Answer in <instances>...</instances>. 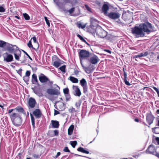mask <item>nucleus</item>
<instances>
[{"instance_id":"1","label":"nucleus","mask_w":159,"mask_h":159,"mask_svg":"<svg viewBox=\"0 0 159 159\" xmlns=\"http://www.w3.org/2000/svg\"><path fill=\"white\" fill-rule=\"evenodd\" d=\"M13 124L15 126H20L21 123L22 118L20 113H12L10 115Z\"/></svg>"},{"instance_id":"2","label":"nucleus","mask_w":159,"mask_h":159,"mask_svg":"<svg viewBox=\"0 0 159 159\" xmlns=\"http://www.w3.org/2000/svg\"><path fill=\"white\" fill-rule=\"evenodd\" d=\"M146 152L147 153L154 155L159 158V147L155 148L153 145H149Z\"/></svg>"},{"instance_id":"3","label":"nucleus","mask_w":159,"mask_h":159,"mask_svg":"<svg viewBox=\"0 0 159 159\" xmlns=\"http://www.w3.org/2000/svg\"><path fill=\"white\" fill-rule=\"evenodd\" d=\"M97 36L101 38H103L107 35V32L101 27L98 26L95 30Z\"/></svg>"},{"instance_id":"4","label":"nucleus","mask_w":159,"mask_h":159,"mask_svg":"<svg viewBox=\"0 0 159 159\" xmlns=\"http://www.w3.org/2000/svg\"><path fill=\"white\" fill-rule=\"evenodd\" d=\"M6 49L10 53H13L16 52V51L18 50L17 47L15 45H12V44L7 43L5 46Z\"/></svg>"},{"instance_id":"5","label":"nucleus","mask_w":159,"mask_h":159,"mask_svg":"<svg viewBox=\"0 0 159 159\" xmlns=\"http://www.w3.org/2000/svg\"><path fill=\"white\" fill-rule=\"evenodd\" d=\"M142 29L143 31L147 33H149L151 32V30L152 29V24L149 22H146L142 25Z\"/></svg>"},{"instance_id":"6","label":"nucleus","mask_w":159,"mask_h":159,"mask_svg":"<svg viewBox=\"0 0 159 159\" xmlns=\"http://www.w3.org/2000/svg\"><path fill=\"white\" fill-rule=\"evenodd\" d=\"M120 16V14L117 11L115 12H110V18L113 20L118 19L116 22L118 24L121 23L120 20L119 19Z\"/></svg>"},{"instance_id":"7","label":"nucleus","mask_w":159,"mask_h":159,"mask_svg":"<svg viewBox=\"0 0 159 159\" xmlns=\"http://www.w3.org/2000/svg\"><path fill=\"white\" fill-rule=\"evenodd\" d=\"M142 28L139 27L137 26H135L132 28V33L134 34L139 35L140 37L144 36V34L143 33Z\"/></svg>"},{"instance_id":"8","label":"nucleus","mask_w":159,"mask_h":159,"mask_svg":"<svg viewBox=\"0 0 159 159\" xmlns=\"http://www.w3.org/2000/svg\"><path fill=\"white\" fill-rule=\"evenodd\" d=\"M3 61L6 62L12 61L13 60V55L8 52H6L2 55Z\"/></svg>"},{"instance_id":"9","label":"nucleus","mask_w":159,"mask_h":159,"mask_svg":"<svg viewBox=\"0 0 159 159\" xmlns=\"http://www.w3.org/2000/svg\"><path fill=\"white\" fill-rule=\"evenodd\" d=\"M90 53L88 51L85 50H81L79 53V57L80 62L84 59L89 57Z\"/></svg>"},{"instance_id":"10","label":"nucleus","mask_w":159,"mask_h":159,"mask_svg":"<svg viewBox=\"0 0 159 159\" xmlns=\"http://www.w3.org/2000/svg\"><path fill=\"white\" fill-rule=\"evenodd\" d=\"M155 118L154 116L152 114L151 112L146 114V120L149 125L148 126L149 127V125L153 123Z\"/></svg>"},{"instance_id":"11","label":"nucleus","mask_w":159,"mask_h":159,"mask_svg":"<svg viewBox=\"0 0 159 159\" xmlns=\"http://www.w3.org/2000/svg\"><path fill=\"white\" fill-rule=\"evenodd\" d=\"M47 93L50 95L58 96L60 94V92L57 89H49L47 90Z\"/></svg>"},{"instance_id":"12","label":"nucleus","mask_w":159,"mask_h":159,"mask_svg":"<svg viewBox=\"0 0 159 159\" xmlns=\"http://www.w3.org/2000/svg\"><path fill=\"white\" fill-rule=\"evenodd\" d=\"M73 94L76 96L80 97L81 95V93L78 86L73 85Z\"/></svg>"},{"instance_id":"13","label":"nucleus","mask_w":159,"mask_h":159,"mask_svg":"<svg viewBox=\"0 0 159 159\" xmlns=\"http://www.w3.org/2000/svg\"><path fill=\"white\" fill-rule=\"evenodd\" d=\"M28 108L29 109L33 108L35 106L36 102L35 99L32 97L29 98L28 101Z\"/></svg>"},{"instance_id":"14","label":"nucleus","mask_w":159,"mask_h":159,"mask_svg":"<svg viewBox=\"0 0 159 159\" xmlns=\"http://www.w3.org/2000/svg\"><path fill=\"white\" fill-rule=\"evenodd\" d=\"M33 114L37 119L40 118L42 115L41 111L38 109H36L33 112Z\"/></svg>"},{"instance_id":"15","label":"nucleus","mask_w":159,"mask_h":159,"mask_svg":"<svg viewBox=\"0 0 159 159\" xmlns=\"http://www.w3.org/2000/svg\"><path fill=\"white\" fill-rule=\"evenodd\" d=\"M39 79L42 83H47L49 81V79L43 74H41L39 76Z\"/></svg>"},{"instance_id":"16","label":"nucleus","mask_w":159,"mask_h":159,"mask_svg":"<svg viewBox=\"0 0 159 159\" xmlns=\"http://www.w3.org/2000/svg\"><path fill=\"white\" fill-rule=\"evenodd\" d=\"M65 104L61 102H58L57 107L56 105H54L55 108L60 111H62L64 109Z\"/></svg>"},{"instance_id":"17","label":"nucleus","mask_w":159,"mask_h":159,"mask_svg":"<svg viewBox=\"0 0 159 159\" xmlns=\"http://www.w3.org/2000/svg\"><path fill=\"white\" fill-rule=\"evenodd\" d=\"M108 7L106 4H104L102 6V11L105 15L109 17V13H107V11L108 10Z\"/></svg>"},{"instance_id":"18","label":"nucleus","mask_w":159,"mask_h":159,"mask_svg":"<svg viewBox=\"0 0 159 159\" xmlns=\"http://www.w3.org/2000/svg\"><path fill=\"white\" fill-rule=\"evenodd\" d=\"M52 127L53 128H58L59 127V122L56 120H52L51 121Z\"/></svg>"},{"instance_id":"19","label":"nucleus","mask_w":159,"mask_h":159,"mask_svg":"<svg viewBox=\"0 0 159 159\" xmlns=\"http://www.w3.org/2000/svg\"><path fill=\"white\" fill-rule=\"evenodd\" d=\"M98 58L96 56H94L90 58L89 61L93 64H95L98 62Z\"/></svg>"},{"instance_id":"20","label":"nucleus","mask_w":159,"mask_h":159,"mask_svg":"<svg viewBox=\"0 0 159 159\" xmlns=\"http://www.w3.org/2000/svg\"><path fill=\"white\" fill-rule=\"evenodd\" d=\"M148 54V52H145L144 53H141L137 55H135L133 57L134 58H136L138 57H145L147 56Z\"/></svg>"},{"instance_id":"21","label":"nucleus","mask_w":159,"mask_h":159,"mask_svg":"<svg viewBox=\"0 0 159 159\" xmlns=\"http://www.w3.org/2000/svg\"><path fill=\"white\" fill-rule=\"evenodd\" d=\"M13 53L15 59L17 60H19V57L21 56V51L20 50H18L16 51V52H14Z\"/></svg>"},{"instance_id":"22","label":"nucleus","mask_w":159,"mask_h":159,"mask_svg":"<svg viewBox=\"0 0 159 159\" xmlns=\"http://www.w3.org/2000/svg\"><path fill=\"white\" fill-rule=\"evenodd\" d=\"M38 82L37 76L35 74H33L32 75V82L33 84H36Z\"/></svg>"},{"instance_id":"23","label":"nucleus","mask_w":159,"mask_h":159,"mask_svg":"<svg viewBox=\"0 0 159 159\" xmlns=\"http://www.w3.org/2000/svg\"><path fill=\"white\" fill-rule=\"evenodd\" d=\"M74 127V125H71L68 128V133L69 135H70L72 134Z\"/></svg>"},{"instance_id":"24","label":"nucleus","mask_w":159,"mask_h":159,"mask_svg":"<svg viewBox=\"0 0 159 159\" xmlns=\"http://www.w3.org/2000/svg\"><path fill=\"white\" fill-rule=\"evenodd\" d=\"M14 110H16L19 112L25 114V112L24 111L23 108L22 107H17L14 109Z\"/></svg>"},{"instance_id":"25","label":"nucleus","mask_w":159,"mask_h":159,"mask_svg":"<svg viewBox=\"0 0 159 159\" xmlns=\"http://www.w3.org/2000/svg\"><path fill=\"white\" fill-rule=\"evenodd\" d=\"M69 79L72 83H77L79 82L78 79L73 76H70Z\"/></svg>"},{"instance_id":"26","label":"nucleus","mask_w":159,"mask_h":159,"mask_svg":"<svg viewBox=\"0 0 159 159\" xmlns=\"http://www.w3.org/2000/svg\"><path fill=\"white\" fill-rule=\"evenodd\" d=\"M80 84L82 87L87 85V82L86 80L84 78L80 80Z\"/></svg>"},{"instance_id":"27","label":"nucleus","mask_w":159,"mask_h":159,"mask_svg":"<svg viewBox=\"0 0 159 159\" xmlns=\"http://www.w3.org/2000/svg\"><path fill=\"white\" fill-rule=\"evenodd\" d=\"M78 151L81 152L82 153L88 154L89 153V152L88 151L86 150L82 147H79L77 149Z\"/></svg>"},{"instance_id":"28","label":"nucleus","mask_w":159,"mask_h":159,"mask_svg":"<svg viewBox=\"0 0 159 159\" xmlns=\"http://www.w3.org/2000/svg\"><path fill=\"white\" fill-rule=\"evenodd\" d=\"M30 116L31 117L32 124L33 127L34 128L35 127V119L33 115L31 113H30Z\"/></svg>"},{"instance_id":"29","label":"nucleus","mask_w":159,"mask_h":159,"mask_svg":"<svg viewBox=\"0 0 159 159\" xmlns=\"http://www.w3.org/2000/svg\"><path fill=\"white\" fill-rule=\"evenodd\" d=\"M152 129L154 133L156 134H159V127H155L152 128Z\"/></svg>"},{"instance_id":"30","label":"nucleus","mask_w":159,"mask_h":159,"mask_svg":"<svg viewBox=\"0 0 159 159\" xmlns=\"http://www.w3.org/2000/svg\"><path fill=\"white\" fill-rule=\"evenodd\" d=\"M6 44V42L0 40V48H3L5 47Z\"/></svg>"},{"instance_id":"31","label":"nucleus","mask_w":159,"mask_h":159,"mask_svg":"<svg viewBox=\"0 0 159 159\" xmlns=\"http://www.w3.org/2000/svg\"><path fill=\"white\" fill-rule=\"evenodd\" d=\"M77 143L76 141H71L70 142V144L72 146L75 148V146L77 144Z\"/></svg>"},{"instance_id":"32","label":"nucleus","mask_w":159,"mask_h":159,"mask_svg":"<svg viewBox=\"0 0 159 159\" xmlns=\"http://www.w3.org/2000/svg\"><path fill=\"white\" fill-rule=\"evenodd\" d=\"M23 16L25 19L27 20H29L30 19V17L29 15L26 13L23 14Z\"/></svg>"},{"instance_id":"33","label":"nucleus","mask_w":159,"mask_h":159,"mask_svg":"<svg viewBox=\"0 0 159 159\" xmlns=\"http://www.w3.org/2000/svg\"><path fill=\"white\" fill-rule=\"evenodd\" d=\"M60 63L59 62L56 61H55L53 64V65L56 67H58L60 66Z\"/></svg>"},{"instance_id":"34","label":"nucleus","mask_w":159,"mask_h":159,"mask_svg":"<svg viewBox=\"0 0 159 159\" xmlns=\"http://www.w3.org/2000/svg\"><path fill=\"white\" fill-rule=\"evenodd\" d=\"M65 95L66 97V101H70L71 99L70 94L69 93L68 94H65Z\"/></svg>"},{"instance_id":"35","label":"nucleus","mask_w":159,"mask_h":159,"mask_svg":"<svg viewBox=\"0 0 159 159\" xmlns=\"http://www.w3.org/2000/svg\"><path fill=\"white\" fill-rule=\"evenodd\" d=\"M27 45L30 48H32L33 49H34L35 48L33 47L32 44L31 40H30L27 43Z\"/></svg>"},{"instance_id":"36","label":"nucleus","mask_w":159,"mask_h":159,"mask_svg":"<svg viewBox=\"0 0 159 159\" xmlns=\"http://www.w3.org/2000/svg\"><path fill=\"white\" fill-rule=\"evenodd\" d=\"M65 69L66 66L65 65L62 66H61L59 68V69L60 70L63 72H65Z\"/></svg>"},{"instance_id":"37","label":"nucleus","mask_w":159,"mask_h":159,"mask_svg":"<svg viewBox=\"0 0 159 159\" xmlns=\"http://www.w3.org/2000/svg\"><path fill=\"white\" fill-rule=\"evenodd\" d=\"M77 26L79 28L84 29L85 27L84 25H82L81 23H78L77 24Z\"/></svg>"},{"instance_id":"38","label":"nucleus","mask_w":159,"mask_h":159,"mask_svg":"<svg viewBox=\"0 0 159 159\" xmlns=\"http://www.w3.org/2000/svg\"><path fill=\"white\" fill-rule=\"evenodd\" d=\"M23 80L25 83L28 82L29 81V77L28 76H25L23 77Z\"/></svg>"},{"instance_id":"39","label":"nucleus","mask_w":159,"mask_h":159,"mask_svg":"<svg viewBox=\"0 0 159 159\" xmlns=\"http://www.w3.org/2000/svg\"><path fill=\"white\" fill-rule=\"evenodd\" d=\"M127 76H126V78H125V77H124V81L125 83V84L128 85V86H130L131 84L129 83V82L127 81Z\"/></svg>"},{"instance_id":"40","label":"nucleus","mask_w":159,"mask_h":159,"mask_svg":"<svg viewBox=\"0 0 159 159\" xmlns=\"http://www.w3.org/2000/svg\"><path fill=\"white\" fill-rule=\"evenodd\" d=\"M83 88V92L84 93H86L88 91V88L87 85L82 87Z\"/></svg>"},{"instance_id":"41","label":"nucleus","mask_w":159,"mask_h":159,"mask_svg":"<svg viewBox=\"0 0 159 159\" xmlns=\"http://www.w3.org/2000/svg\"><path fill=\"white\" fill-rule=\"evenodd\" d=\"M83 69L87 73H89L90 72V71L89 68L86 67H83Z\"/></svg>"},{"instance_id":"42","label":"nucleus","mask_w":159,"mask_h":159,"mask_svg":"<svg viewBox=\"0 0 159 159\" xmlns=\"http://www.w3.org/2000/svg\"><path fill=\"white\" fill-rule=\"evenodd\" d=\"M63 93L65 95L69 93V90L68 88L64 89H63Z\"/></svg>"},{"instance_id":"43","label":"nucleus","mask_w":159,"mask_h":159,"mask_svg":"<svg viewBox=\"0 0 159 159\" xmlns=\"http://www.w3.org/2000/svg\"><path fill=\"white\" fill-rule=\"evenodd\" d=\"M75 11V8L73 7L70 9L68 11V12L69 13L70 15H71L73 12L74 11Z\"/></svg>"},{"instance_id":"44","label":"nucleus","mask_w":159,"mask_h":159,"mask_svg":"<svg viewBox=\"0 0 159 159\" xmlns=\"http://www.w3.org/2000/svg\"><path fill=\"white\" fill-rule=\"evenodd\" d=\"M85 8L89 11L91 12V9L87 5H85Z\"/></svg>"},{"instance_id":"45","label":"nucleus","mask_w":159,"mask_h":159,"mask_svg":"<svg viewBox=\"0 0 159 159\" xmlns=\"http://www.w3.org/2000/svg\"><path fill=\"white\" fill-rule=\"evenodd\" d=\"M53 1L58 7H61L60 6V2H59L58 0H53Z\"/></svg>"},{"instance_id":"46","label":"nucleus","mask_w":159,"mask_h":159,"mask_svg":"<svg viewBox=\"0 0 159 159\" xmlns=\"http://www.w3.org/2000/svg\"><path fill=\"white\" fill-rule=\"evenodd\" d=\"M153 89L157 93L158 96L159 97V89L158 88H156V87H153Z\"/></svg>"},{"instance_id":"47","label":"nucleus","mask_w":159,"mask_h":159,"mask_svg":"<svg viewBox=\"0 0 159 159\" xmlns=\"http://www.w3.org/2000/svg\"><path fill=\"white\" fill-rule=\"evenodd\" d=\"M44 19L45 20L46 22V23L47 24V25L49 26H50V23L49 22V20L48 19V18H47L45 16L44 17Z\"/></svg>"},{"instance_id":"48","label":"nucleus","mask_w":159,"mask_h":159,"mask_svg":"<svg viewBox=\"0 0 159 159\" xmlns=\"http://www.w3.org/2000/svg\"><path fill=\"white\" fill-rule=\"evenodd\" d=\"M63 151L66 152H70V151L67 147H65L63 149Z\"/></svg>"},{"instance_id":"49","label":"nucleus","mask_w":159,"mask_h":159,"mask_svg":"<svg viewBox=\"0 0 159 159\" xmlns=\"http://www.w3.org/2000/svg\"><path fill=\"white\" fill-rule=\"evenodd\" d=\"M69 111L70 112L73 113L76 111L75 108L72 107L71 109L69 110Z\"/></svg>"},{"instance_id":"50","label":"nucleus","mask_w":159,"mask_h":159,"mask_svg":"<svg viewBox=\"0 0 159 159\" xmlns=\"http://www.w3.org/2000/svg\"><path fill=\"white\" fill-rule=\"evenodd\" d=\"M31 39H32L33 41H34V43H37V39H36V38L34 36V37H33V38H31Z\"/></svg>"},{"instance_id":"51","label":"nucleus","mask_w":159,"mask_h":159,"mask_svg":"<svg viewBox=\"0 0 159 159\" xmlns=\"http://www.w3.org/2000/svg\"><path fill=\"white\" fill-rule=\"evenodd\" d=\"M5 11V9L4 8L2 7H0V12H4Z\"/></svg>"},{"instance_id":"52","label":"nucleus","mask_w":159,"mask_h":159,"mask_svg":"<svg viewBox=\"0 0 159 159\" xmlns=\"http://www.w3.org/2000/svg\"><path fill=\"white\" fill-rule=\"evenodd\" d=\"M55 136H57L58 135V131L57 130H54L53 131Z\"/></svg>"},{"instance_id":"53","label":"nucleus","mask_w":159,"mask_h":159,"mask_svg":"<svg viewBox=\"0 0 159 159\" xmlns=\"http://www.w3.org/2000/svg\"><path fill=\"white\" fill-rule=\"evenodd\" d=\"M30 71H27L25 73V75L26 76H29L30 75Z\"/></svg>"},{"instance_id":"54","label":"nucleus","mask_w":159,"mask_h":159,"mask_svg":"<svg viewBox=\"0 0 159 159\" xmlns=\"http://www.w3.org/2000/svg\"><path fill=\"white\" fill-rule=\"evenodd\" d=\"M77 36L82 41H83V40L84 39L82 36L79 34H78Z\"/></svg>"},{"instance_id":"55","label":"nucleus","mask_w":159,"mask_h":159,"mask_svg":"<svg viewBox=\"0 0 159 159\" xmlns=\"http://www.w3.org/2000/svg\"><path fill=\"white\" fill-rule=\"evenodd\" d=\"M24 53L31 60H32V58L30 57V56L25 51H23Z\"/></svg>"},{"instance_id":"56","label":"nucleus","mask_w":159,"mask_h":159,"mask_svg":"<svg viewBox=\"0 0 159 159\" xmlns=\"http://www.w3.org/2000/svg\"><path fill=\"white\" fill-rule=\"evenodd\" d=\"M81 103L80 102H76L75 103V106L77 108H79L80 105Z\"/></svg>"},{"instance_id":"57","label":"nucleus","mask_w":159,"mask_h":159,"mask_svg":"<svg viewBox=\"0 0 159 159\" xmlns=\"http://www.w3.org/2000/svg\"><path fill=\"white\" fill-rule=\"evenodd\" d=\"M123 71L124 77H125V78H126V76H127V74L125 71V69L124 68H123Z\"/></svg>"},{"instance_id":"58","label":"nucleus","mask_w":159,"mask_h":159,"mask_svg":"<svg viewBox=\"0 0 159 159\" xmlns=\"http://www.w3.org/2000/svg\"><path fill=\"white\" fill-rule=\"evenodd\" d=\"M22 70V69L20 68L18 70L17 72L18 74H19L20 76H21Z\"/></svg>"},{"instance_id":"59","label":"nucleus","mask_w":159,"mask_h":159,"mask_svg":"<svg viewBox=\"0 0 159 159\" xmlns=\"http://www.w3.org/2000/svg\"><path fill=\"white\" fill-rule=\"evenodd\" d=\"M60 113L59 112L56 110H54V115H56L57 114H58Z\"/></svg>"},{"instance_id":"60","label":"nucleus","mask_w":159,"mask_h":159,"mask_svg":"<svg viewBox=\"0 0 159 159\" xmlns=\"http://www.w3.org/2000/svg\"><path fill=\"white\" fill-rule=\"evenodd\" d=\"M33 156L35 158H38L39 157V156L38 155H36L35 154H33Z\"/></svg>"},{"instance_id":"61","label":"nucleus","mask_w":159,"mask_h":159,"mask_svg":"<svg viewBox=\"0 0 159 159\" xmlns=\"http://www.w3.org/2000/svg\"><path fill=\"white\" fill-rule=\"evenodd\" d=\"M74 74L76 75H77L79 73V71L77 70H74Z\"/></svg>"},{"instance_id":"62","label":"nucleus","mask_w":159,"mask_h":159,"mask_svg":"<svg viewBox=\"0 0 159 159\" xmlns=\"http://www.w3.org/2000/svg\"><path fill=\"white\" fill-rule=\"evenodd\" d=\"M61 154V153L60 152H58L57 153V155L55 157H54V158H57V157L60 155Z\"/></svg>"},{"instance_id":"63","label":"nucleus","mask_w":159,"mask_h":159,"mask_svg":"<svg viewBox=\"0 0 159 159\" xmlns=\"http://www.w3.org/2000/svg\"><path fill=\"white\" fill-rule=\"evenodd\" d=\"M14 109H9L8 110V113L10 114V115L11 113V112L13 111Z\"/></svg>"},{"instance_id":"64","label":"nucleus","mask_w":159,"mask_h":159,"mask_svg":"<svg viewBox=\"0 0 159 159\" xmlns=\"http://www.w3.org/2000/svg\"><path fill=\"white\" fill-rule=\"evenodd\" d=\"M155 139L159 145V137H156Z\"/></svg>"}]
</instances>
